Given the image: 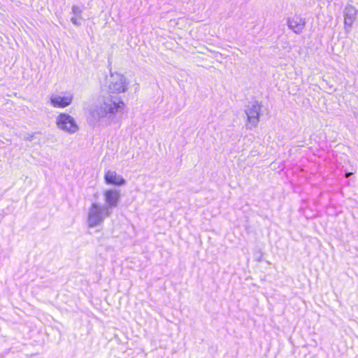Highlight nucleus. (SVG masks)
I'll return each instance as SVG.
<instances>
[{
	"instance_id": "nucleus-7",
	"label": "nucleus",
	"mask_w": 358,
	"mask_h": 358,
	"mask_svg": "<svg viewBox=\"0 0 358 358\" xmlns=\"http://www.w3.org/2000/svg\"><path fill=\"white\" fill-rule=\"evenodd\" d=\"M73 99V94L68 92L53 94L50 96V103L55 108H65L72 103Z\"/></svg>"
},
{
	"instance_id": "nucleus-1",
	"label": "nucleus",
	"mask_w": 358,
	"mask_h": 358,
	"mask_svg": "<svg viewBox=\"0 0 358 358\" xmlns=\"http://www.w3.org/2000/svg\"><path fill=\"white\" fill-rule=\"evenodd\" d=\"M124 103L116 96L107 97L103 103L95 105L90 110V120L95 124L98 122L109 123L117 121L124 113Z\"/></svg>"
},
{
	"instance_id": "nucleus-6",
	"label": "nucleus",
	"mask_w": 358,
	"mask_h": 358,
	"mask_svg": "<svg viewBox=\"0 0 358 358\" xmlns=\"http://www.w3.org/2000/svg\"><path fill=\"white\" fill-rule=\"evenodd\" d=\"M358 14V10L350 4H347L343 10L344 17V29L345 33L349 34L354 22L356 20Z\"/></svg>"
},
{
	"instance_id": "nucleus-9",
	"label": "nucleus",
	"mask_w": 358,
	"mask_h": 358,
	"mask_svg": "<svg viewBox=\"0 0 358 358\" xmlns=\"http://www.w3.org/2000/svg\"><path fill=\"white\" fill-rule=\"evenodd\" d=\"M287 23L290 29L299 34L303 31L305 27L306 19L299 15H294L292 19L289 18Z\"/></svg>"
},
{
	"instance_id": "nucleus-13",
	"label": "nucleus",
	"mask_w": 358,
	"mask_h": 358,
	"mask_svg": "<svg viewBox=\"0 0 358 358\" xmlns=\"http://www.w3.org/2000/svg\"><path fill=\"white\" fill-rule=\"evenodd\" d=\"M33 136H33V135H31V136H30L27 137V140H29V141H32V139H33Z\"/></svg>"
},
{
	"instance_id": "nucleus-8",
	"label": "nucleus",
	"mask_w": 358,
	"mask_h": 358,
	"mask_svg": "<svg viewBox=\"0 0 358 358\" xmlns=\"http://www.w3.org/2000/svg\"><path fill=\"white\" fill-rule=\"evenodd\" d=\"M105 204L103 206L112 213L113 209L117 206L120 198V191L117 189H108L104 194Z\"/></svg>"
},
{
	"instance_id": "nucleus-12",
	"label": "nucleus",
	"mask_w": 358,
	"mask_h": 358,
	"mask_svg": "<svg viewBox=\"0 0 358 358\" xmlns=\"http://www.w3.org/2000/svg\"><path fill=\"white\" fill-rule=\"evenodd\" d=\"M78 17H76V16H74V17H72L71 19V22L76 25V26H80L81 24L80 22L78 20Z\"/></svg>"
},
{
	"instance_id": "nucleus-11",
	"label": "nucleus",
	"mask_w": 358,
	"mask_h": 358,
	"mask_svg": "<svg viewBox=\"0 0 358 358\" xmlns=\"http://www.w3.org/2000/svg\"><path fill=\"white\" fill-rule=\"evenodd\" d=\"M71 10H72V13L74 15V16L78 17V18L80 20L82 19L81 14H82L83 11L78 6H76V5L73 6Z\"/></svg>"
},
{
	"instance_id": "nucleus-5",
	"label": "nucleus",
	"mask_w": 358,
	"mask_h": 358,
	"mask_svg": "<svg viewBox=\"0 0 358 358\" xmlns=\"http://www.w3.org/2000/svg\"><path fill=\"white\" fill-rule=\"evenodd\" d=\"M57 127L69 134H73L78 130V126L74 118L66 113H61L57 117Z\"/></svg>"
},
{
	"instance_id": "nucleus-3",
	"label": "nucleus",
	"mask_w": 358,
	"mask_h": 358,
	"mask_svg": "<svg viewBox=\"0 0 358 358\" xmlns=\"http://www.w3.org/2000/svg\"><path fill=\"white\" fill-rule=\"evenodd\" d=\"M128 83L126 78L117 73H111L109 79L108 90L111 94L122 93L127 89Z\"/></svg>"
},
{
	"instance_id": "nucleus-4",
	"label": "nucleus",
	"mask_w": 358,
	"mask_h": 358,
	"mask_svg": "<svg viewBox=\"0 0 358 358\" xmlns=\"http://www.w3.org/2000/svg\"><path fill=\"white\" fill-rule=\"evenodd\" d=\"M261 108L262 105L257 101H252L248 105L245 110L248 117V128L252 129L258 125Z\"/></svg>"
},
{
	"instance_id": "nucleus-10",
	"label": "nucleus",
	"mask_w": 358,
	"mask_h": 358,
	"mask_svg": "<svg viewBox=\"0 0 358 358\" xmlns=\"http://www.w3.org/2000/svg\"><path fill=\"white\" fill-rule=\"evenodd\" d=\"M105 181L108 185H123L126 183L125 180L115 171H108L104 176Z\"/></svg>"
},
{
	"instance_id": "nucleus-2",
	"label": "nucleus",
	"mask_w": 358,
	"mask_h": 358,
	"mask_svg": "<svg viewBox=\"0 0 358 358\" xmlns=\"http://www.w3.org/2000/svg\"><path fill=\"white\" fill-rule=\"evenodd\" d=\"M111 213L100 203H92L88 209L87 224L90 228L101 225Z\"/></svg>"
}]
</instances>
